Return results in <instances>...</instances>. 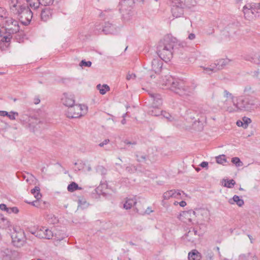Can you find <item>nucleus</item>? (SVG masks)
Instances as JSON below:
<instances>
[{
    "instance_id": "obj_1",
    "label": "nucleus",
    "mask_w": 260,
    "mask_h": 260,
    "mask_svg": "<svg viewBox=\"0 0 260 260\" xmlns=\"http://www.w3.org/2000/svg\"><path fill=\"white\" fill-rule=\"evenodd\" d=\"M160 83L167 89L181 96H189L194 94L196 85H189L182 80L174 79L172 76L168 75L162 78Z\"/></svg>"
},
{
    "instance_id": "obj_2",
    "label": "nucleus",
    "mask_w": 260,
    "mask_h": 260,
    "mask_svg": "<svg viewBox=\"0 0 260 260\" xmlns=\"http://www.w3.org/2000/svg\"><path fill=\"white\" fill-rule=\"evenodd\" d=\"M177 44L175 38L169 36L159 42L157 48V53L161 60L166 62L171 60L173 57L174 48Z\"/></svg>"
},
{
    "instance_id": "obj_3",
    "label": "nucleus",
    "mask_w": 260,
    "mask_h": 260,
    "mask_svg": "<svg viewBox=\"0 0 260 260\" xmlns=\"http://www.w3.org/2000/svg\"><path fill=\"white\" fill-rule=\"evenodd\" d=\"M255 101L256 99L251 96L236 97V101H234V112L251 110L255 104Z\"/></svg>"
},
{
    "instance_id": "obj_4",
    "label": "nucleus",
    "mask_w": 260,
    "mask_h": 260,
    "mask_svg": "<svg viewBox=\"0 0 260 260\" xmlns=\"http://www.w3.org/2000/svg\"><path fill=\"white\" fill-rule=\"evenodd\" d=\"M195 216L197 223L205 225L211 220V213L207 208H196L191 212Z\"/></svg>"
},
{
    "instance_id": "obj_5",
    "label": "nucleus",
    "mask_w": 260,
    "mask_h": 260,
    "mask_svg": "<svg viewBox=\"0 0 260 260\" xmlns=\"http://www.w3.org/2000/svg\"><path fill=\"white\" fill-rule=\"evenodd\" d=\"M243 11L246 19L252 20L260 12V3H247L243 7Z\"/></svg>"
},
{
    "instance_id": "obj_6",
    "label": "nucleus",
    "mask_w": 260,
    "mask_h": 260,
    "mask_svg": "<svg viewBox=\"0 0 260 260\" xmlns=\"http://www.w3.org/2000/svg\"><path fill=\"white\" fill-rule=\"evenodd\" d=\"M2 26L5 27L3 34L7 36L10 35V37H11L19 31L20 27L18 22L10 17L6 20L4 25H2Z\"/></svg>"
},
{
    "instance_id": "obj_7",
    "label": "nucleus",
    "mask_w": 260,
    "mask_h": 260,
    "mask_svg": "<svg viewBox=\"0 0 260 260\" xmlns=\"http://www.w3.org/2000/svg\"><path fill=\"white\" fill-rule=\"evenodd\" d=\"M87 107L84 105H74L68 108L66 115L71 118H79L87 113Z\"/></svg>"
},
{
    "instance_id": "obj_8",
    "label": "nucleus",
    "mask_w": 260,
    "mask_h": 260,
    "mask_svg": "<svg viewBox=\"0 0 260 260\" xmlns=\"http://www.w3.org/2000/svg\"><path fill=\"white\" fill-rule=\"evenodd\" d=\"M31 112L29 111H24L21 115L20 120L25 126L28 127L31 131H34L38 120L35 116L31 115Z\"/></svg>"
},
{
    "instance_id": "obj_9",
    "label": "nucleus",
    "mask_w": 260,
    "mask_h": 260,
    "mask_svg": "<svg viewBox=\"0 0 260 260\" xmlns=\"http://www.w3.org/2000/svg\"><path fill=\"white\" fill-rule=\"evenodd\" d=\"M171 12L175 18L181 17L184 13V4L181 0H170Z\"/></svg>"
},
{
    "instance_id": "obj_10",
    "label": "nucleus",
    "mask_w": 260,
    "mask_h": 260,
    "mask_svg": "<svg viewBox=\"0 0 260 260\" xmlns=\"http://www.w3.org/2000/svg\"><path fill=\"white\" fill-rule=\"evenodd\" d=\"M11 238L13 244L17 247L22 246L25 241V236L23 230L21 229L15 230L12 233Z\"/></svg>"
},
{
    "instance_id": "obj_11",
    "label": "nucleus",
    "mask_w": 260,
    "mask_h": 260,
    "mask_svg": "<svg viewBox=\"0 0 260 260\" xmlns=\"http://www.w3.org/2000/svg\"><path fill=\"white\" fill-rule=\"evenodd\" d=\"M95 28L98 32H103L105 34H115L117 32V28L113 24L107 22L104 25L101 26L100 24H96Z\"/></svg>"
},
{
    "instance_id": "obj_12",
    "label": "nucleus",
    "mask_w": 260,
    "mask_h": 260,
    "mask_svg": "<svg viewBox=\"0 0 260 260\" xmlns=\"http://www.w3.org/2000/svg\"><path fill=\"white\" fill-rule=\"evenodd\" d=\"M30 9L31 8L27 4V6L24 7L22 10V13H20L22 23L26 24L29 23L32 18V12Z\"/></svg>"
},
{
    "instance_id": "obj_13",
    "label": "nucleus",
    "mask_w": 260,
    "mask_h": 260,
    "mask_svg": "<svg viewBox=\"0 0 260 260\" xmlns=\"http://www.w3.org/2000/svg\"><path fill=\"white\" fill-rule=\"evenodd\" d=\"M26 3L31 9H37L40 5L44 6H50L53 4L54 0H25Z\"/></svg>"
},
{
    "instance_id": "obj_14",
    "label": "nucleus",
    "mask_w": 260,
    "mask_h": 260,
    "mask_svg": "<svg viewBox=\"0 0 260 260\" xmlns=\"http://www.w3.org/2000/svg\"><path fill=\"white\" fill-rule=\"evenodd\" d=\"M223 96L226 98V100L223 102V108L229 112H233L235 111L234 108L229 106L228 102L229 100H231L234 104V101H236V98L227 90H224L223 92Z\"/></svg>"
},
{
    "instance_id": "obj_15",
    "label": "nucleus",
    "mask_w": 260,
    "mask_h": 260,
    "mask_svg": "<svg viewBox=\"0 0 260 260\" xmlns=\"http://www.w3.org/2000/svg\"><path fill=\"white\" fill-rule=\"evenodd\" d=\"M12 37L3 34V31L0 30V49L2 51L7 50L10 45L11 40Z\"/></svg>"
},
{
    "instance_id": "obj_16",
    "label": "nucleus",
    "mask_w": 260,
    "mask_h": 260,
    "mask_svg": "<svg viewBox=\"0 0 260 260\" xmlns=\"http://www.w3.org/2000/svg\"><path fill=\"white\" fill-rule=\"evenodd\" d=\"M10 8L12 13L14 14L20 15V13H22V10L25 5H21L18 0H11L10 3Z\"/></svg>"
},
{
    "instance_id": "obj_17",
    "label": "nucleus",
    "mask_w": 260,
    "mask_h": 260,
    "mask_svg": "<svg viewBox=\"0 0 260 260\" xmlns=\"http://www.w3.org/2000/svg\"><path fill=\"white\" fill-rule=\"evenodd\" d=\"M182 193L184 192L180 190L172 189L164 192L162 197L164 200H169L171 198L180 199L181 198Z\"/></svg>"
},
{
    "instance_id": "obj_18",
    "label": "nucleus",
    "mask_w": 260,
    "mask_h": 260,
    "mask_svg": "<svg viewBox=\"0 0 260 260\" xmlns=\"http://www.w3.org/2000/svg\"><path fill=\"white\" fill-rule=\"evenodd\" d=\"M62 103L66 107L70 108L75 105L74 96L71 94L64 93L61 99Z\"/></svg>"
},
{
    "instance_id": "obj_19",
    "label": "nucleus",
    "mask_w": 260,
    "mask_h": 260,
    "mask_svg": "<svg viewBox=\"0 0 260 260\" xmlns=\"http://www.w3.org/2000/svg\"><path fill=\"white\" fill-rule=\"evenodd\" d=\"M38 237L50 239L53 237L52 232L46 227L41 226L40 228V233L37 234Z\"/></svg>"
},
{
    "instance_id": "obj_20",
    "label": "nucleus",
    "mask_w": 260,
    "mask_h": 260,
    "mask_svg": "<svg viewBox=\"0 0 260 260\" xmlns=\"http://www.w3.org/2000/svg\"><path fill=\"white\" fill-rule=\"evenodd\" d=\"M134 0H121L119 3V10L122 13L124 11H128L134 5Z\"/></svg>"
},
{
    "instance_id": "obj_21",
    "label": "nucleus",
    "mask_w": 260,
    "mask_h": 260,
    "mask_svg": "<svg viewBox=\"0 0 260 260\" xmlns=\"http://www.w3.org/2000/svg\"><path fill=\"white\" fill-rule=\"evenodd\" d=\"M149 94L152 100V106H154V107H159L162 104L161 95L152 92H149Z\"/></svg>"
},
{
    "instance_id": "obj_22",
    "label": "nucleus",
    "mask_w": 260,
    "mask_h": 260,
    "mask_svg": "<svg viewBox=\"0 0 260 260\" xmlns=\"http://www.w3.org/2000/svg\"><path fill=\"white\" fill-rule=\"evenodd\" d=\"M152 70L156 74H158L161 70L162 61L161 59H154L151 62Z\"/></svg>"
},
{
    "instance_id": "obj_23",
    "label": "nucleus",
    "mask_w": 260,
    "mask_h": 260,
    "mask_svg": "<svg viewBox=\"0 0 260 260\" xmlns=\"http://www.w3.org/2000/svg\"><path fill=\"white\" fill-rule=\"evenodd\" d=\"M201 68H203L205 73L208 74L209 75L219 71V69L218 68V66H217L216 62L211 63L207 67L201 66Z\"/></svg>"
},
{
    "instance_id": "obj_24",
    "label": "nucleus",
    "mask_w": 260,
    "mask_h": 260,
    "mask_svg": "<svg viewBox=\"0 0 260 260\" xmlns=\"http://www.w3.org/2000/svg\"><path fill=\"white\" fill-rule=\"evenodd\" d=\"M12 253L8 248L0 249V260H12Z\"/></svg>"
},
{
    "instance_id": "obj_25",
    "label": "nucleus",
    "mask_w": 260,
    "mask_h": 260,
    "mask_svg": "<svg viewBox=\"0 0 260 260\" xmlns=\"http://www.w3.org/2000/svg\"><path fill=\"white\" fill-rule=\"evenodd\" d=\"M246 60L250 61L256 64L260 63V53H255L245 57Z\"/></svg>"
},
{
    "instance_id": "obj_26",
    "label": "nucleus",
    "mask_w": 260,
    "mask_h": 260,
    "mask_svg": "<svg viewBox=\"0 0 260 260\" xmlns=\"http://www.w3.org/2000/svg\"><path fill=\"white\" fill-rule=\"evenodd\" d=\"M52 17V11L49 8H45L42 11L41 18L42 20L46 22Z\"/></svg>"
},
{
    "instance_id": "obj_27",
    "label": "nucleus",
    "mask_w": 260,
    "mask_h": 260,
    "mask_svg": "<svg viewBox=\"0 0 260 260\" xmlns=\"http://www.w3.org/2000/svg\"><path fill=\"white\" fill-rule=\"evenodd\" d=\"M201 254L196 249H193L188 254V260H201Z\"/></svg>"
},
{
    "instance_id": "obj_28",
    "label": "nucleus",
    "mask_w": 260,
    "mask_h": 260,
    "mask_svg": "<svg viewBox=\"0 0 260 260\" xmlns=\"http://www.w3.org/2000/svg\"><path fill=\"white\" fill-rule=\"evenodd\" d=\"M231 61V60L228 58H221L216 61L219 70L223 69L225 66L228 65Z\"/></svg>"
},
{
    "instance_id": "obj_29",
    "label": "nucleus",
    "mask_w": 260,
    "mask_h": 260,
    "mask_svg": "<svg viewBox=\"0 0 260 260\" xmlns=\"http://www.w3.org/2000/svg\"><path fill=\"white\" fill-rule=\"evenodd\" d=\"M198 231L194 229L192 231H189L187 234H185L183 236V239L185 241H188L191 243H193L194 241V238L191 237L192 235L196 236L197 235Z\"/></svg>"
},
{
    "instance_id": "obj_30",
    "label": "nucleus",
    "mask_w": 260,
    "mask_h": 260,
    "mask_svg": "<svg viewBox=\"0 0 260 260\" xmlns=\"http://www.w3.org/2000/svg\"><path fill=\"white\" fill-rule=\"evenodd\" d=\"M229 203L230 204H234L235 203H236V204L239 207H242L244 204L243 200L240 198V197L237 195L234 196L233 198L229 199Z\"/></svg>"
},
{
    "instance_id": "obj_31",
    "label": "nucleus",
    "mask_w": 260,
    "mask_h": 260,
    "mask_svg": "<svg viewBox=\"0 0 260 260\" xmlns=\"http://www.w3.org/2000/svg\"><path fill=\"white\" fill-rule=\"evenodd\" d=\"M0 116L3 117L7 116L10 120H15L16 117L18 116V113L14 111L8 112L5 111H0Z\"/></svg>"
},
{
    "instance_id": "obj_32",
    "label": "nucleus",
    "mask_w": 260,
    "mask_h": 260,
    "mask_svg": "<svg viewBox=\"0 0 260 260\" xmlns=\"http://www.w3.org/2000/svg\"><path fill=\"white\" fill-rule=\"evenodd\" d=\"M136 203V200L135 198L127 199L125 203L123 204V208L126 210L130 209L132 207L135 206Z\"/></svg>"
},
{
    "instance_id": "obj_33",
    "label": "nucleus",
    "mask_w": 260,
    "mask_h": 260,
    "mask_svg": "<svg viewBox=\"0 0 260 260\" xmlns=\"http://www.w3.org/2000/svg\"><path fill=\"white\" fill-rule=\"evenodd\" d=\"M10 225L9 221L2 214L0 218V229H7L9 228Z\"/></svg>"
},
{
    "instance_id": "obj_34",
    "label": "nucleus",
    "mask_w": 260,
    "mask_h": 260,
    "mask_svg": "<svg viewBox=\"0 0 260 260\" xmlns=\"http://www.w3.org/2000/svg\"><path fill=\"white\" fill-rule=\"evenodd\" d=\"M239 259L240 260H258L257 257L252 254L250 252L240 254L239 255Z\"/></svg>"
},
{
    "instance_id": "obj_35",
    "label": "nucleus",
    "mask_w": 260,
    "mask_h": 260,
    "mask_svg": "<svg viewBox=\"0 0 260 260\" xmlns=\"http://www.w3.org/2000/svg\"><path fill=\"white\" fill-rule=\"evenodd\" d=\"M161 111L159 109V107H154V106H151L150 107L148 113L149 115L154 116H160Z\"/></svg>"
},
{
    "instance_id": "obj_36",
    "label": "nucleus",
    "mask_w": 260,
    "mask_h": 260,
    "mask_svg": "<svg viewBox=\"0 0 260 260\" xmlns=\"http://www.w3.org/2000/svg\"><path fill=\"white\" fill-rule=\"evenodd\" d=\"M96 88L99 90L100 93L103 95L105 94L107 91L110 90V87L107 84H103L102 85L98 84L96 86Z\"/></svg>"
},
{
    "instance_id": "obj_37",
    "label": "nucleus",
    "mask_w": 260,
    "mask_h": 260,
    "mask_svg": "<svg viewBox=\"0 0 260 260\" xmlns=\"http://www.w3.org/2000/svg\"><path fill=\"white\" fill-rule=\"evenodd\" d=\"M67 189L69 192H73L76 190H81L82 188L79 187L76 182H72L68 186Z\"/></svg>"
},
{
    "instance_id": "obj_38",
    "label": "nucleus",
    "mask_w": 260,
    "mask_h": 260,
    "mask_svg": "<svg viewBox=\"0 0 260 260\" xmlns=\"http://www.w3.org/2000/svg\"><path fill=\"white\" fill-rule=\"evenodd\" d=\"M40 189L38 186H35L34 188L31 190V193L34 196V197L37 199H39L42 197L41 194L40 192Z\"/></svg>"
},
{
    "instance_id": "obj_39",
    "label": "nucleus",
    "mask_w": 260,
    "mask_h": 260,
    "mask_svg": "<svg viewBox=\"0 0 260 260\" xmlns=\"http://www.w3.org/2000/svg\"><path fill=\"white\" fill-rule=\"evenodd\" d=\"M235 184V181L233 179L224 180L222 182V185L228 188H233Z\"/></svg>"
},
{
    "instance_id": "obj_40",
    "label": "nucleus",
    "mask_w": 260,
    "mask_h": 260,
    "mask_svg": "<svg viewBox=\"0 0 260 260\" xmlns=\"http://www.w3.org/2000/svg\"><path fill=\"white\" fill-rule=\"evenodd\" d=\"M208 113V111L207 110H203L200 112L201 116L200 117L198 118V121L199 122H203L206 121V115Z\"/></svg>"
},
{
    "instance_id": "obj_41",
    "label": "nucleus",
    "mask_w": 260,
    "mask_h": 260,
    "mask_svg": "<svg viewBox=\"0 0 260 260\" xmlns=\"http://www.w3.org/2000/svg\"><path fill=\"white\" fill-rule=\"evenodd\" d=\"M214 254L211 250H208L205 253L204 260H213Z\"/></svg>"
},
{
    "instance_id": "obj_42",
    "label": "nucleus",
    "mask_w": 260,
    "mask_h": 260,
    "mask_svg": "<svg viewBox=\"0 0 260 260\" xmlns=\"http://www.w3.org/2000/svg\"><path fill=\"white\" fill-rule=\"evenodd\" d=\"M160 116L162 117L165 118L169 121H173L174 120V118L170 114V113H167L166 111H161L160 113Z\"/></svg>"
},
{
    "instance_id": "obj_43",
    "label": "nucleus",
    "mask_w": 260,
    "mask_h": 260,
    "mask_svg": "<svg viewBox=\"0 0 260 260\" xmlns=\"http://www.w3.org/2000/svg\"><path fill=\"white\" fill-rule=\"evenodd\" d=\"M126 171L129 173H134L135 172L141 171L138 170V168L136 167L134 165H130L126 168Z\"/></svg>"
},
{
    "instance_id": "obj_44",
    "label": "nucleus",
    "mask_w": 260,
    "mask_h": 260,
    "mask_svg": "<svg viewBox=\"0 0 260 260\" xmlns=\"http://www.w3.org/2000/svg\"><path fill=\"white\" fill-rule=\"evenodd\" d=\"M216 162L219 164H223L226 162L225 156L224 155H221L216 157Z\"/></svg>"
},
{
    "instance_id": "obj_45",
    "label": "nucleus",
    "mask_w": 260,
    "mask_h": 260,
    "mask_svg": "<svg viewBox=\"0 0 260 260\" xmlns=\"http://www.w3.org/2000/svg\"><path fill=\"white\" fill-rule=\"evenodd\" d=\"M232 162L235 164L237 167H241L242 165V162L240 160V158L237 157L232 158Z\"/></svg>"
},
{
    "instance_id": "obj_46",
    "label": "nucleus",
    "mask_w": 260,
    "mask_h": 260,
    "mask_svg": "<svg viewBox=\"0 0 260 260\" xmlns=\"http://www.w3.org/2000/svg\"><path fill=\"white\" fill-rule=\"evenodd\" d=\"M10 127V125L4 121L0 120V131H4Z\"/></svg>"
},
{
    "instance_id": "obj_47",
    "label": "nucleus",
    "mask_w": 260,
    "mask_h": 260,
    "mask_svg": "<svg viewBox=\"0 0 260 260\" xmlns=\"http://www.w3.org/2000/svg\"><path fill=\"white\" fill-rule=\"evenodd\" d=\"M242 121L244 125V128H246L249 123H251V120L250 118L247 117H244L242 118Z\"/></svg>"
},
{
    "instance_id": "obj_48",
    "label": "nucleus",
    "mask_w": 260,
    "mask_h": 260,
    "mask_svg": "<svg viewBox=\"0 0 260 260\" xmlns=\"http://www.w3.org/2000/svg\"><path fill=\"white\" fill-rule=\"evenodd\" d=\"M18 34H16L15 36V39L19 43L22 42L23 41V32H18Z\"/></svg>"
},
{
    "instance_id": "obj_49",
    "label": "nucleus",
    "mask_w": 260,
    "mask_h": 260,
    "mask_svg": "<svg viewBox=\"0 0 260 260\" xmlns=\"http://www.w3.org/2000/svg\"><path fill=\"white\" fill-rule=\"evenodd\" d=\"M91 62L90 61H86L85 60H82L80 62L79 65L81 67H90L91 66Z\"/></svg>"
},
{
    "instance_id": "obj_50",
    "label": "nucleus",
    "mask_w": 260,
    "mask_h": 260,
    "mask_svg": "<svg viewBox=\"0 0 260 260\" xmlns=\"http://www.w3.org/2000/svg\"><path fill=\"white\" fill-rule=\"evenodd\" d=\"M19 212V210L17 207H13L8 208L7 213L9 214H11L12 213L17 214Z\"/></svg>"
},
{
    "instance_id": "obj_51",
    "label": "nucleus",
    "mask_w": 260,
    "mask_h": 260,
    "mask_svg": "<svg viewBox=\"0 0 260 260\" xmlns=\"http://www.w3.org/2000/svg\"><path fill=\"white\" fill-rule=\"evenodd\" d=\"M136 156L138 161H143L146 159V157L144 155H142L141 154H137Z\"/></svg>"
},
{
    "instance_id": "obj_52",
    "label": "nucleus",
    "mask_w": 260,
    "mask_h": 260,
    "mask_svg": "<svg viewBox=\"0 0 260 260\" xmlns=\"http://www.w3.org/2000/svg\"><path fill=\"white\" fill-rule=\"evenodd\" d=\"M98 172H101L102 174H106V170L103 166H99L97 168Z\"/></svg>"
},
{
    "instance_id": "obj_53",
    "label": "nucleus",
    "mask_w": 260,
    "mask_h": 260,
    "mask_svg": "<svg viewBox=\"0 0 260 260\" xmlns=\"http://www.w3.org/2000/svg\"><path fill=\"white\" fill-rule=\"evenodd\" d=\"M0 209L2 211H5L7 213L8 208L5 204H0Z\"/></svg>"
},
{
    "instance_id": "obj_54",
    "label": "nucleus",
    "mask_w": 260,
    "mask_h": 260,
    "mask_svg": "<svg viewBox=\"0 0 260 260\" xmlns=\"http://www.w3.org/2000/svg\"><path fill=\"white\" fill-rule=\"evenodd\" d=\"M136 77V75L135 74H128L126 76V79L129 80L132 79H134Z\"/></svg>"
},
{
    "instance_id": "obj_55",
    "label": "nucleus",
    "mask_w": 260,
    "mask_h": 260,
    "mask_svg": "<svg viewBox=\"0 0 260 260\" xmlns=\"http://www.w3.org/2000/svg\"><path fill=\"white\" fill-rule=\"evenodd\" d=\"M124 143L126 145H132V146H134L136 145V142L135 141H129L127 140L124 141Z\"/></svg>"
},
{
    "instance_id": "obj_56",
    "label": "nucleus",
    "mask_w": 260,
    "mask_h": 260,
    "mask_svg": "<svg viewBox=\"0 0 260 260\" xmlns=\"http://www.w3.org/2000/svg\"><path fill=\"white\" fill-rule=\"evenodd\" d=\"M109 141V139H105L103 142L100 143L99 145L101 147H103L105 145L107 144Z\"/></svg>"
},
{
    "instance_id": "obj_57",
    "label": "nucleus",
    "mask_w": 260,
    "mask_h": 260,
    "mask_svg": "<svg viewBox=\"0 0 260 260\" xmlns=\"http://www.w3.org/2000/svg\"><path fill=\"white\" fill-rule=\"evenodd\" d=\"M30 233L32 234L35 235L36 237H38V233H40V228H38L37 230L35 231H29Z\"/></svg>"
},
{
    "instance_id": "obj_58",
    "label": "nucleus",
    "mask_w": 260,
    "mask_h": 260,
    "mask_svg": "<svg viewBox=\"0 0 260 260\" xmlns=\"http://www.w3.org/2000/svg\"><path fill=\"white\" fill-rule=\"evenodd\" d=\"M33 102L36 105L38 104L40 102V98L38 96H35Z\"/></svg>"
},
{
    "instance_id": "obj_59",
    "label": "nucleus",
    "mask_w": 260,
    "mask_h": 260,
    "mask_svg": "<svg viewBox=\"0 0 260 260\" xmlns=\"http://www.w3.org/2000/svg\"><path fill=\"white\" fill-rule=\"evenodd\" d=\"M195 38L196 35L193 33H191L188 35V39L190 40H193Z\"/></svg>"
},
{
    "instance_id": "obj_60",
    "label": "nucleus",
    "mask_w": 260,
    "mask_h": 260,
    "mask_svg": "<svg viewBox=\"0 0 260 260\" xmlns=\"http://www.w3.org/2000/svg\"><path fill=\"white\" fill-rule=\"evenodd\" d=\"M208 165V163L207 161H203L201 163L200 166L202 168H206L207 167Z\"/></svg>"
},
{
    "instance_id": "obj_61",
    "label": "nucleus",
    "mask_w": 260,
    "mask_h": 260,
    "mask_svg": "<svg viewBox=\"0 0 260 260\" xmlns=\"http://www.w3.org/2000/svg\"><path fill=\"white\" fill-rule=\"evenodd\" d=\"M236 123L238 126H242L244 128V125L242 120H238Z\"/></svg>"
},
{
    "instance_id": "obj_62",
    "label": "nucleus",
    "mask_w": 260,
    "mask_h": 260,
    "mask_svg": "<svg viewBox=\"0 0 260 260\" xmlns=\"http://www.w3.org/2000/svg\"><path fill=\"white\" fill-rule=\"evenodd\" d=\"M179 204L182 207H184L186 205V203L184 201H181Z\"/></svg>"
},
{
    "instance_id": "obj_63",
    "label": "nucleus",
    "mask_w": 260,
    "mask_h": 260,
    "mask_svg": "<svg viewBox=\"0 0 260 260\" xmlns=\"http://www.w3.org/2000/svg\"><path fill=\"white\" fill-rule=\"evenodd\" d=\"M153 212V210H151V208L148 207L147 209L145 211V213L149 214L150 213H152Z\"/></svg>"
},
{
    "instance_id": "obj_64",
    "label": "nucleus",
    "mask_w": 260,
    "mask_h": 260,
    "mask_svg": "<svg viewBox=\"0 0 260 260\" xmlns=\"http://www.w3.org/2000/svg\"><path fill=\"white\" fill-rule=\"evenodd\" d=\"M215 249H216V250L217 251V252H218V255H219V257H221V253H220V250H219V247H218V246H217V247H216Z\"/></svg>"
}]
</instances>
